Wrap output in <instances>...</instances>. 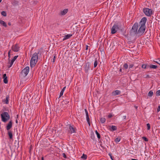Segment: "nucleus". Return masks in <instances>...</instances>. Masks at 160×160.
Instances as JSON below:
<instances>
[{"mask_svg": "<svg viewBox=\"0 0 160 160\" xmlns=\"http://www.w3.org/2000/svg\"><path fill=\"white\" fill-rule=\"evenodd\" d=\"M147 20V18L145 17H143L141 19L139 22L140 25L141 26L137 31V34L138 36H141L144 32L146 28L145 24Z\"/></svg>", "mask_w": 160, "mask_h": 160, "instance_id": "f257e3e1", "label": "nucleus"}, {"mask_svg": "<svg viewBox=\"0 0 160 160\" xmlns=\"http://www.w3.org/2000/svg\"><path fill=\"white\" fill-rule=\"evenodd\" d=\"M38 53L35 52L33 54L30 62V66L31 67H34L35 64L37 63L38 58Z\"/></svg>", "mask_w": 160, "mask_h": 160, "instance_id": "f03ea898", "label": "nucleus"}, {"mask_svg": "<svg viewBox=\"0 0 160 160\" xmlns=\"http://www.w3.org/2000/svg\"><path fill=\"white\" fill-rule=\"evenodd\" d=\"M2 121L4 122H7L10 118V116L8 112H2L1 114Z\"/></svg>", "mask_w": 160, "mask_h": 160, "instance_id": "7ed1b4c3", "label": "nucleus"}, {"mask_svg": "<svg viewBox=\"0 0 160 160\" xmlns=\"http://www.w3.org/2000/svg\"><path fill=\"white\" fill-rule=\"evenodd\" d=\"M138 27V23L137 22L135 23L132 27V28L130 30V34L132 36H134L136 34H137V30Z\"/></svg>", "mask_w": 160, "mask_h": 160, "instance_id": "20e7f679", "label": "nucleus"}, {"mask_svg": "<svg viewBox=\"0 0 160 160\" xmlns=\"http://www.w3.org/2000/svg\"><path fill=\"white\" fill-rule=\"evenodd\" d=\"M67 133L71 134L76 132V128L73 126L69 124L67 126Z\"/></svg>", "mask_w": 160, "mask_h": 160, "instance_id": "39448f33", "label": "nucleus"}, {"mask_svg": "<svg viewBox=\"0 0 160 160\" xmlns=\"http://www.w3.org/2000/svg\"><path fill=\"white\" fill-rule=\"evenodd\" d=\"M144 13L147 16H150L152 13V10L148 8H144L143 9Z\"/></svg>", "mask_w": 160, "mask_h": 160, "instance_id": "423d86ee", "label": "nucleus"}, {"mask_svg": "<svg viewBox=\"0 0 160 160\" xmlns=\"http://www.w3.org/2000/svg\"><path fill=\"white\" fill-rule=\"evenodd\" d=\"M120 29V26L117 23L115 24L112 27L111 30V33L114 34L118 30Z\"/></svg>", "mask_w": 160, "mask_h": 160, "instance_id": "0eeeda50", "label": "nucleus"}, {"mask_svg": "<svg viewBox=\"0 0 160 160\" xmlns=\"http://www.w3.org/2000/svg\"><path fill=\"white\" fill-rule=\"evenodd\" d=\"M29 71V67L27 66L22 70L21 73L24 77H25L28 75Z\"/></svg>", "mask_w": 160, "mask_h": 160, "instance_id": "6e6552de", "label": "nucleus"}, {"mask_svg": "<svg viewBox=\"0 0 160 160\" xmlns=\"http://www.w3.org/2000/svg\"><path fill=\"white\" fill-rule=\"evenodd\" d=\"M12 120H10L8 123L6 125V129L8 130H9L12 127Z\"/></svg>", "mask_w": 160, "mask_h": 160, "instance_id": "1a4fd4ad", "label": "nucleus"}, {"mask_svg": "<svg viewBox=\"0 0 160 160\" xmlns=\"http://www.w3.org/2000/svg\"><path fill=\"white\" fill-rule=\"evenodd\" d=\"M19 49V47L18 46V44H16L15 45H13L12 47V50L15 52H18Z\"/></svg>", "mask_w": 160, "mask_h": 160, "instance_id": "9d476101", "label": "nucleus"}, {"mask_svg": "<svg viewBox=\"0 0 160 160\" xmlns=\"http://www.w3.org/2000/svg\"><path fill=\"white\" fill-rule=\"evenodd\" d=\"M90 64L89 62H88L86 63L84 69L86 73H88V71L90 69Z\"/></svg>", "mask_w": 160, "mask_h": 160, "instance_id": "9b49d317", "label": "nucleus"}, {"mask_svg": "<svg viewBox=\"0 0 160 160\" xmlns=\"http://www.w3.org/2000/svg\"><path fill=\"white\" fill-rule=\"evenodd\" d=\"M2 78L3 79V82L5 84H7L8 83V77L7 76L6 74H4L3 75Z\"/></svg>", "mask_w": 160, "mask_h": 160, "instance_id": "f8f14e48", "label": "nucleus"}, {"mask_svg": "<svg viewBox=\"0 0 160 160\" xmlns=\"http://www.w3.org/2000/svg\"><path fill=\"white\" fill-rule=\"evenodd\" d=\"M9 96L8 95L6 96L5 99H3L2 101L6 104H8L9 103Z\"/></svg>", "mask_w": 160, "mask_h": 160, "instance_id": "ddd939ff", "label": "nucleus"}, {"mask_svg": "<svg viewBox=\"0 0 160 160\" xmlns=\"http://www.w3.org/2000/svg\"><path fill=\"white\" fill-rule=\"evenodd\" d=\"M121 93V91L118 90H116L112 92V95L115 96L117 95H119Z\"/></svg>", "mask_w": 160, "mask_h": 160, "instance_id": "4468645a", "label": "nucleus"}, {"mask_svg": "<svg viewBox=\"0 0 160 160\" xmlns=\"http://www.w3.org/2000/svg\"><path fill=\"white\" fill-rule=\"evenodd\" d=\"M117 129V127L115 126L112 125L109 126V130L111 131H116Z\"/></svg>", "mask_w": 160, "mask_h": 160, "instance_id": "2eb2a0df", "label": "nucleus"}, {"mask_svg": "<svg viewBox=\"0 0 160 160\" xmlns=\"http://www.w3.org/2000/svg\"><path fill=\"white\" fill-rule=\"evenodd\" d=\"M68 11V9H65L63 11L60 12V14L61 15H64L67 13Z\"/></svg>", "mask_w": 160, "mask_h": 160, "instance_id": "dca6fc26", "label": "nucleus"}, {"mask_svg": "<svg viewBox=\"0 0 160 160\" xmlns=\"http://www.w3.org/2000/svg\"><path fill=\"white\" fill-rule=\"evenodd\" d=\"M8 134L9 138L11 139H12L13 138V135L12 131L10 130L8 131Z\"/></svg>", "mask_w": 160, "mask_h": 160, "instance_id": "f3484780", "label": "nucleus"}, {"mask_svg": "<svg viewBox=\"0 0 160 160\" xmlns=\"http://www.w3.org/2000/svg\"><path fill=\"white\" fill-rule=\"evenodd\" d=\"M72 36V34H68L67 35H65L64 36V38H63V40L67 39L71 37Z\"/></svg>", "mask_w": 160, "mask_h": 160, "instance_id": "a211bd4d", "label": "nucleus"}, {"mask_svg": "<svg viewBox=\"0 0 160 160\" xmlns=\"http://www.w3.org/2000/svg\"><path fill=\"white\" fill-rule=\"evenodd\" d=\"M14 62V61L12 59L11 60V61L10 62V60H9V62H8V63L9 64V65H8V68H10V67H11L12 66Z\"/></svg>", "mask_w": 160, "mask_h": 160, "instance_id": "6ab92c4d", "label": "nucleus"}, {"mask_svg": "<svg viewBox=\"0 0 160 160\" xmlns=\"http://www.w3.org/2000/svg\"><path fill=\"white\" fill-rule=\"evenodd\" d=\"M0 23L2 24L3 26L5 27H7V25L5 22L2 20H0Z\"/></svg>", "mask_w": 160, "mask_h": 160, "instance_id": "aec40b11", "label": "nucleus"}, {"mask_svg": "<svg viewBox=\"0 0 160 160\" xmlns=\"http://www.w3.org/2000/svg\"><path fill=\"white\" fill-rule=\"evenodd\" d=\"M66 88V87H64L63 88H62V90H61V91L60 92V94L59 97H60L61 96H62L63 95V92H64V91H65V90Z\"/></svg>", "mask_w": 160, "mask_h": 160, "instance_id": "412c9836", "label": "nucleus"}, {"mask_svg": "<svg viewBox=\"0 0 160 160\" xmlns=\"http://www.w3.org/2000/svg\"><path fill=\"white\" fill-rule=\"evenodd\" d=\"M18 1L13 0L12 1V4L14 6H16L18 4Z\"/></svg>", "mask_w": 160, "mask_h": 160, "instance_id": "4be33fe9", "label": "nucleus"}, {"mask_svg": "<svg viewBox=\"0 0 160 160\" xmlns=\"http://www.w3.org/2000/svg\"><path fill=\"white\" fill-rule=\"evenodd\" d=\"M158 68V66L153 64H150V68L156 69Z\"/></svg>", "mask_w": 160, "mask_h": 160, "instance_id": "5701e85b", "label": "nucleus"}, {"mask_svg": "<svg viewBox=\"0 0 160 160\" xmlns=\"http://www.w3.org/2000/svg\"><path fill=\"white\" fill-rule=\"evenodd\" d=\"M69 102V101L68 100V99H66L65 100H64L62 102V103H63V104H66L68 103Z\"/></svg>", "mask_w": 160, "mask_h": 160, "instance_id": "b1692460", "label": "nucleus"}, {"mask_svg": "<svg viewBox=\"0 0 160 160\" xmlns=\"http://www.w3.org/2000/svg\"><path fill=\"white\" fill-rule=\"evenodd\" d=\"M100 121L102 123H104L106 121V119L104 118H101L100 119Z\"/></svg>", "mask_w": 160, "mask_h": 160, "instance_id": "393cba45", "label": "nucleus"}, {"mask_svg": "<svg viewBox=\"0 0 160 160\" xmlns=\"http://www.w3.org/2000/svg\"><path fill=\"white\" fill-rule=\"evenodd\" d=\"M95 133L97 135V137L98 139H99L101 138V136L100 134L98 132L97 130L95 131Z\"/></svg>", "mask_w": 160, "mask_h": 160, "instance_id": "a878e982", "label": "nucleus"}, {"mask_svg": "<svg viewBox=\"0 0 160 160\" xmlns=\"http://www.w3.org/2000/svg\"><path fill=\"white\" fill-rule=\"evenodd\" d=\"M98 64V62L97 61V58H95L94 64V68H96Z\"/></svg>", "mask_w": 160, "mask_h": 160, "instance_id": "bb28decb", "label": "nucleus"}, {"mask_svg": "<svg viewBox=\"0 0 160 160\" xmlns=\"http://www.w3.org/2000/svg\"><path fill=\"white\" fill-rule=\"evenodd\" d=\"M81 158L83 159L84 160H85L87 158V155L86 154H83L82 156H81Z\"/></svg>", "mask_w": 160, "mask_h": 160, "instance_id": "cd10ccee", "label": "nucleus"}, {"mask_svg": "<svg viewBox=\"0 0 160 160\" xmlns=\"http://www.w3.org/2000/svg\"><path fill=\"white\" fill-rule=\"evenodd\" d=\"M84 110L86 115V118H89V115L87 110L86 109H85Z\"/></svg>", "mask_w": 160, "mask_h": 160, "instance_id": "c85d7f7f", "label": "nucleus"}, {"mask_svg": "<svg viewBox=\"0 0 160 160\" xmlns=\"http://www.w3.org/2000/svg\"><path fill=\"white\" fill-rule=\"evenodd\" d=\"M153 92L152 90H151L148 93V96L150 97H152L153 96Z\"/></svg>", "mask_w": 160, "mask_h": 160, "instance_id": "c756f323", "label": "nucleus"}, {"mask_svg": "<svg viewBox=\"0 0 160 160\" xmlns=\"http://www.w3.org/2000/svg\"><path fill=\"white\" fill-rule=\"evenodd\" d=\"M121 140V138L120 137H118L116 138L115 140V141L116 143L118 142Z\"/></svg>", "mask_w": 160, "mask_h": 160, "instance_id": "7c9ffc66", "label": "nucleus"}, {"mask_svg": "<svg viewBox=\"0 0 160 160\" xmlns=\"http://www.w3.org/2000/svg\"><path fill=\"white\" fill-rule=\"evenodd\" d=\"M1 15L4 17H6L7 16V13L5 11H3L1 12Z\"/></svg>", "mask_w": 160, "mask_h": 160, "instance_id": "2f4dec72", "label": "nucleus"}, {"mask_svg": "<svg viewBox=\"0 0 160 160\" xmlns=\"http://www.w3.org/2000/svg\"><path fill=\"white\" fill-rule=\"evenodd\" d=\"M123 67L125 69H127L128 68V65L126 63H125L123 65Z\"/></svg>", "mask_w": 160, "mask_h": 160, "instance_id": "473e14b6", "label": "nucleus"}, {"mask_svg": "<svg viewBox=\"0 0 160 160\" xmlns=\"http://www.w3.org/2000/svg\"><path fill=\"white\" fill-rule=\"evenodd\" d=\"M156 95L158 96H160V90H158L156 92Z\"/></svg>", "mask_w": 160, "mask_h": 160, "instance_id": "72a5a7b5", "label": "nucleus"}, {"mask_svg": "<svg viewBox=\"0 0 160 160\" xmlns=\"http://www.w3.org/2000/svg\"><path fill=\"white\" fill-rule=\"evenodd\" d=\"M142 139L146 142H148V139L145 137H143Z\"/></svg>", "mask_w": 160, "mask_h": 160, "instance_id": "f704fd0d", "label": "nucleus"}, {"mask_svg": "<svg viewBox=\"0 0 160 160\" xmlns=\"http://www.w3.org/2000/svg\"><path fill=\"white\" fill-rule=\"evenodd\" d=\"M147 129L148 130H149L150 129V125L149 123H147Z\"/></svg>", "mask_w": 160, "mask_h": 160, "instance_id": "c9c22d12", "label": "nucleus"}, {"mask_svg": "<svg viewBox=\"0 0 160 160\" xmlns=\"http://www.w3.org/2000/svg\"><path fill=\"white\" fill-rule=\"evenodd\" d=\"M146 64H143L142 65V68L144 69H146Z\"/></svg>", "mask_w": 160, "mask_h": 160, "instance_id": "e433bc0d", "label": "nucleus"}, {"mask_svg": "<svg viewBox=\"0 0 160 160\" xmlns=\"http://www.w3.org/2000/svg\"><path fill=\"white\" fill-rule=\"evenodd\" d=\"M108 155L110 157V158L112 160H114L113 159V158L112 156V154L111 153H109L108 154Z\"/></svg>", "mask_w": 160, "mask_h": 160, "instance_id": "4c0bfd02", "label": "nucleus"}, {"mask_svg": "<svg viewBox=\"0 0 160 160\" xmlns=\"http://www.w3.org/2000/svg\"><path fill=\"white\" fill-rule=\"evenodd\" d=\"M86 119H87V121L88 122V124L89 125V126H90V122L89 118H86Z\"/></svg>", "mask_w": 160, "mask_h": 160, "instance_id": "58836bf2", "label": "nucleus"}, {"mask_svg": "<svg viewBox=\"0 0 160 160\" xmlns=\"http://www.w3.org/2000/svg\"><path fill=\"white\" fill-rule=\"evenodd\" d=\"M18 57V56H14L13 57V58L12 59V60H13V61H15L16 59Z\"/></svg>", "mask_w": 160, "mask_h": 160, "instance_id": "ea45409f", "label": "nucleus"}, {"mask_svg": "<svg viewBox=\"0 0 160 160\" xmlns=\"http://www.w3.org/2000/svg\"><path fill=\"white\" fill-rule=\"evenodd\" d=\"M160 111V106L159 105L158 107V108L157 109V112H158Z\"/></svg>", "mask_w": 160, "mask_h": 160, "instance_id": "a19ab883", "label": "nucleus"}, {"mask_svg": "<svg viewBox=\"0 0 160 160\" xmlns=\"http://www.w3.org/2000/svg\"><path fill=\"white\" fill-rule=\"evenodd\" d=\"M11 52V50H10L8 52V57H9V58H10V52Z\"/></svg>", "mask_w": 160, "mask_h": 160, "instance_id": "79ce46f5", "label": "nucleus"}, {"mask_svg": "<svg viewBox=\"0 0 160 160\" xmlns=\"http://www.w3.org/2000/svg\"><path fill=\"white\" fill-rule=\"evenodd\" d=\"M134 66L133 64H131L129 66V69L132 68Z\"/></svg>", "mask_w": 160, "mask_h": 160, "instance_id": "37998d69", "label": "nucleus"}, {"mask_svg": "<svg viewBox=\"0 0 160 160\" xmlns=\"http://www.w3.org/2000/svg\"><path fill=\"white\" fill-rule=\"evenodd\" d=\"M62 156L65 158H67L66 155L65 154V153H62Z\"/></svg>", "mask_w": 160, "mask_h": 160, "instance_id": "c03bdc74", "label": "nucleus"}, {"mask_svg": "<svg viewBox=\"0 0 160 160\" xmlns=\"http://www.w3.org/2000/svg\"><path fill=\"white\" fill-rule=\"evenodd\" d=\"M112 115L111 113H110L108 116V117L109 118H110L112 117Z\"/></svg>", "mask_w": 160, "mask_h": 160, "instance_id": "a18cd8bd", "label": "nucleus"}, {"mask_svg": "<svg viewBox=\"0 0 160 160\" xmlns=\"http://www.w3.org/2000/svg\"><path fill=\"white\" fill-rule=\"evenodd\" d=\"M150 64L149 65V64H146V68H150Z\"/></svg>", "mask_w": 160, "mask_h": 160, "instance_id": "49530a36", "label": "nucleus"}, {"mask_svg": "<svg viewBox=\"0 0 160 160\" xmlns=\"http://www.w3.org/2000/svg\"><path fill=\"white\" fill-rule=\"evenodd\" d=\"M157 60H158V62H157V63L159 64L160 65V58H158L157 59Z\"/></svg>", "mask_w": 160, "mask_h": 160, "instance_id": "de8ad7c7", "label": "nucleus"}, {"mask_svg": "<svg viewBox=\"0 0 160 160\" xmlns=\"http://www.w3.org/2000/svg\"><path fill=\"white\" fill-rule=\"evenodd\" d=\"M145 78H150V76H149V75H146V77H145Z\"/></svg>", "mask_w": 160, "mask_h": 160, "instance_id": "09e8293b", "label": "nucleus"}, {"mask_svg": "<svg viewBox=\"0 0 160 160\" xmlns=\"http://www.w3.org/2000/svg\"><path fill=\"white\" fill-rule=\"evenodd\" d=\"M56 56H54V57H53V62H55V59L56 58Z\"/></svg>", "mask_w": 160, "mask_h": 160, "instance_id": "8fccbe9b", "label": "nucleus"}, {"mask_svg": "<svg viewBox=\"0 0 160 160\" xmlns=\"http://www.w3.org/2000/svg\"><path fill=\"white\" fill-rule=\"evenodd\" d=\"M123 118L124 119H126V116H124L123 117Z\"/></svg>", "mask_w": 160, "mask_h": 160, "instance_id": "3c124183", "label": "nucleus"}, {"mask_svg": "<svg viewBox=\"0 0 160 160\" xmlns=\"http://www.w3.org/2000/svg\"><path fill=\"white\" fill-rule=\"evenodd\" d=\"M88 46L87 45L86 46V50H87L88 49Z\"/></svg>", "mask_w": 160, "mask_h": 160, "instance_id": "603ef678", "label": "nucleus"}, {"mask_svg": "<svg viewBox=\"0 0 160 160\" xmlns=\"http://www.w3.org/2000/svg\"><path fill=\"white\" fill-rule=\"evenodd\" d=\"M8 24L9 25V26H11V23L10 22H9L8 23Z\"/></svg>", "mask_w": 160, "mask_h": 160, "instance_id": "864d4df0", "label": "nucleus"}, {"mask_svg": "<svg viewBox=\"0 0 160 160\" xmlns=\"http://www.w3.org/2000/svg\"><path fill=\"white\" fill-rule=\"evenodd\" d=\"M119 71L120 72H122V69L121 68H120Z\"/></svg>", "mask_w": 160, "mask_h": 160, "instance_id": "5fc2aeb1", "label": "nucleus"}, {"mask_svg": "<svg viewBox=\"0 0 160 160\" xmlns=\"http://www.w3.org/2000/svg\"><path fill=\"white\" fill-rule=\"evenodd\" d=\"M15 122L16 123H18V121L17 119H16V120Z\"/></svg>", "mask_w": 160, "mask_h": 160, "instance_id": "6e6d98bb", "label": "nucleus"}, {"mask_svg": "<svg viewBox=\"0 0 160 160\" xmlns=\"http://www.w3.org/2000/svg\"><path fill=\"white\" fill-rule=\"evenodd\" d=\"M41 160H44V158L43 157H42L41 158Z\"/></svg>", "mask_w": 160, "mask_h": 160, "instance_id": "4d7b16f0", "label": "nucleus"}, {"mask_svg": "<svg viewBox=\"0 0 160 160\" xmlns=\"http://www.w3.org/2000/svg\"><path fill=\"white\" fill-rule=\"evenodd\" d=\"M131 160H138V159H131Z\"/></svg>", "mask_w": 160, "mask_h": 160, "instance_id": "13d9d810", "label": "nucleus"}, {"mask_svg": "<svg viewBox=\"0 0 160 160\" xmlns=\"http://www.w3.org/2000/svg\"><path fill=\"white\" fill-rule=\"evenodd\" d=\"M158 60H157L156 61H154V62L157 63V62H158Z\"/></svg>", "mask_w": 160, "mask_h": 160, "instance_id": "bf43d9fd", "label": "nucleus"}, {"mask_svg": "<svg viewBox=\"0 0 160 160\" xmlns=\"http://www.w3.org/2000/svg\"><path fill=\"white\" fill-rule=\"evenodd\" d=\"M2 0H0V2H2Z\"/></svg>", "mask_w": 160, "mask_h": 160, "instance_id": "052dcab7", "label": "nucleus"}, {"mask_svg": "<svg viewBox=\"0 0 160 160\" xmlns=\"http://www.w3.org/2000/svg\"><path fill=\"white\" fill-rule=\"evenodd\" d=\"M121 31H122V29H121Z\"/></svg>", "mask_w": 160, "mask_h": 160, "instance_id": "680f3d73", "label": "nucleus"}, {"mask_svg": "<svg viewBox=\"0 0 160 160\" xmlns=\"http://www.w3.org/2000/svg\"><path fill=\"white\" fill-rule=\"evenodd\" d=\"M18 115H17V118H18Z\"/></svg>", "mask_w": 160, "mask_h": 160, "instance_id": "e2e57ef3", "label": "nucleus"}, {"mask_svg": "<svg viewBox=\"0 0 160 160\" xmlns=\"http://www.w3.org/2000/svg\"><path fill=\"white\" fill-rule=\"evenodd\" d=\"M136 108H137V106H136Z\"/></svg>", "mask_w": 160, "mask_h": 160, "instance_id": "0e129e2a", "label": "nucleus"}, {"mask_svg": "<svg viewBox=\"0 0 160 160\" xmlns=\"http://www.w3.org/2000/svg\"><path fill=\"white\" fill-rule=\"evenodd\" d=\"M18 145L19 144V142H18Z\"/></svg>", "mask_w": 160, "mask_h": 160, "instance_id": "69168bd1", "label": "nucleus"}]
</instances>
